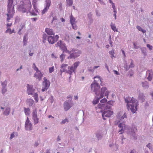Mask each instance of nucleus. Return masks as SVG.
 <instances>
[{
  "label": "nucleus",
  "instance_id": "44",
  "mask_svg": "<svg viewBox=\"0 0 153 153\" xmlns=\"http://www.w3.org/2000/svg\"><path fill=\"white\" fill-rule=\"evenodd\" d=\"M7 91V89L5 87H3L2 88V93L3 94Z\"/></svg>",
  "mask_w": 153,
  "mask_h": 153
},
{
  "label": "nucleus",
  "instance_id": "36",
  "mask_svg": "<svg viewBox=\"0 0 153 153\" xmlns=\"http://www.w3.org/2000/svg\"><path fill=\"white\" fill-rule=\"evenodd\" d=\"M42 38L43 39V42L45 43L46 40L47 36L45 34H44L43 35Z\"/></svg>",
  "mask_w": 153,
  "mask_h": 153
},
{
  "label": "nucleus",
  "instance_id": "41",
  "mask_svg": "<svg viewBox=\"0 0 153 153\" xmlns=\"http://www.w3.org/2000/svg\"><path fill=\"white\" fill-rule=\"evenodd\" d=\"M62 44V41L60 40L57 43L56 45L57 46H59V47H60Z\"/></svg>",
  "mask_w": 153,
  "mask_h": 153
},
{
  "label": "nucleus",
  "instance_id": "39",
  "mask_svg": "<svg viewBox=\"0 0 153 153\" xmlns=\"http://www.w3.org/2000/svg\"><path fill=\"white\" fill-rule=\"evenodd\" d=\"M68 119L67 118H66L65 120H62L61 123L62 124L65 123L66 122L68 123Z\"/></svg>",
  "mask_w": 153,
  "mask_h": 153
},
{
  "label": "nucleus",
  "instance_id": "30",
  "mask_svg": "<svg viewBox=\"0 0 153 153\" xmlns=\"http://www.w3.org/2000/svg\"><path fill=\"white\" fill-rule=\"evenodd\" d=\"M137 28L139 31L142 32L143 33H144L146 32L145 30L142 29V28L139 26H137Z\"/></svg>",
  "mask_w": 153,
  "mask_h": 153
},
{
  "label": "nucleus",
  "instance_id": "56",
  "mask_svg": "<svg viewBox=\"0 0 153 153\" xmlns=\"http://www.w3.org/2000/svg\"><path fill=\"white\" fill-rule=\"evenodd\" d=\"M130 153H137L134 150H132Z\"/></svg>",
  "mask_w": 153,
  "mask_h": 153
},
{
  "label": "nucleus",
  "instance_id": "26",
  "mask_svg": "<svg viewBox=\"0 0 153 153\" xmlns=\"http://www.w3.org/2000/svg\"><path fill=\"white\" fill-rule=\"evenodd\" d=\"M27 102L30 106H31L34 102V101L33 99H29L27 100Z\"/></svg>",
  "mask_w": 153,
  "mask_h": 153
},
{
  "label": "nucleus",
  "instance_id": "60",
  "mask_svg": "<svg viewBox=\"0 0 153 153\" xmlns=\"http://www.w3.org/2000/svg\"><path fill=\"white\" fill-rule=\"evenodd\" d=\"M31 19L34 21H36L37 20V18H31Z\"/></svg>",
  "mask_w": 153,
  "mask_h": 153
},
{
  "label": "nucleus",
  "instance_id": "59",
  "mask_svg": "<svg viewBox=\"0 0 153 153\" xmlns=\"http://www.w3.org/2000/svg\"><path fill=\"white\" fill-rule=\"evenodd\" d=\"M11 25H12L11 23L10 24L8 23L7 24V27H10L11 26Z\"/></svg>",
  "mask_w": 153,
  "mask_h": 153
},
{
  "label": "nucleus",
  "instance_id": "18",
  "mask_svg": "<svg viewBox=\"0 0 153 153\" xmlns=\"http://www.w3.org/2000/svg\"><path fill=\"white\" fill-rule=\"evenodd\" d=\"M71 107L70 104L67 102H65L64 104V109L65 111L68 110Z\"/></svg>",
  "mask_w": 153,
  "mask_h": 153
},
{
  "label": "nucleus",
  "instance_id": "46",
  "mask_svg": "<svg viewBox=\"0 0 153 153\" xmlns=\"http://www.w3.org/2000/svg\"><path fill=\"white\" fill-rule=\"evenodd\" d=\"M107 101V100L105 98H104L100 100L101 103H105Z\"/></svg>",
  "mask_w": 153,
  "mask_h": 153
},
{
  "label": "nucleus",
  "instance_id": "37",
  "mask_svg": "<svg viewBox=\"0 0 153 153\" xmlns=\"http://www.w3.org/2000/svg\"><path fill=\"white\" fill-rule=\"evenodd\" d=\"M48 9H48L46 7H45V8L43 9V10L42 11V14H45L46 12H47L48 11Z\"/></svg>",
  "mask_w": 153,
  "mask_h": 153
},
{
  "label": "nucleus",
  "instance_id": "31",
  "mask_svg": "<svg viewBox=\"0 0 153 153\" xmlns=\"http://www.w3.org/2000/svg\"><path fill=\"white\" fill-rule=\"evenodd\" d=\"M10 109L9 108H7L5 111L4 112V114L5 115H8L10 113Z\"/></svg>",
  "mask_w": 153,
  "mask_h": 153
},
{
  "label": "nucleus",
  "instance_id": "51",
  "mask_svg": "<svg viewBox=\"0 0 153 153\" xmlns=\"http://www.w3.org/2000/svg\"><path fill=\"white\" fill-rule=\"evenodd\" d=\"M29 12L32 15L36 16L37 15V14L35 12H34L33 11L32 12H30V11Z\"/></svg>",
  "mask_w": 153,
  "mask_h": 153
},
{
  "label": "nucleus",
  "instance_id": "54",
  "mask_svg": "<svg viewBox=\"0 0 153 153\" xmlns=\"http://www.w3.org/2000/svg\"><path fill=\"white\" fill-rule=\"evenodd\" d=\"M57 19V17L56 16H54L53 18V20H52V22H53L54 20H56Z\"/></svg>",
  "mask_w": 153,
  "mask_h": 153
},
{
  "label": "nucleus",
  "instance_id": "32",
  "mask_svg": "<svg viewBox=\"0 0 153 153\" xmlns=\"http://www.w3.org/2000/svg\"><path fill=\"white\" fill-rule=\"evenodd\" d=\"M104 104L100 103L98 105L97 107H96V109H97L99 108H102L104 107Z\"/></svg>",
  "mask_w": 153,
  "mask_h": 153
},
{
  "label": "nucleus",
  "instance_id": "6",
  "mask_svg": "<svg viewBox=\"0 0 153 153\" xmlns=\"http://www.w3.org/2000/svg\"><path fill=\"white\" fill-rule=\"evenodd\" d=\"M43 79L44 81L42 82V91L43 92L46 91L48 89L50 84L49 80H48L46 77H44Z\"/></svg>",
  "mask_w": 153,
  "mask_h": 153
},
{
  "label": "nucleus",
  "instance_id": "20",
  "mask_svg": "<svg viewBox=\"0 0 153 153\" xmlns=\"http://www.w3.org/2000/svg\"><path fill=\"white\" fill-rule=\"evenodd\" d=\"M68 66V64H63L61 66V68L62 69L61 70L62 72H65L66 71L65 69Z\"/></svg>",
  "mask_w": 153,
  "mask_h": 153
},
{
  "label": "nucleus",
  "instance_id": "2",
  "mask_svg": "<svg viewBox=\"0 0 153 153\" xmlns=\"http://www.w3.org/2000/svg\"><path fill=\"white\" fill-rule=\"evenodd\" d=\"M23 5H20L18 8V11L24 13H28V11H30L32 5L30 0H23Z\"/></svg>",
  "mask_w": 153,
  "mask_h": 153
},
{
  "label": "nucleus",
  "instance_id": "14",
  "mask_svg": "<svg viewBox=\"0 0 153 153\" xmlns=\"http://www.w3.org/2000/svg\"><path fill=\"white\" fill-rule=\"evenodd\" d=\"M33 86L29 84L27 86V92L28 95H32L35 90L33 88Z\"/></svg>",
  "mask_w": 153,
  "mask_h": 153
},
{
  "label": "nucleus",
  "instance_id": "10",
  "mask_svg": "<svg viewBox=\"0 0 153 153\" xmlns=\"http://www.w3.org/2000/svg\"><path fill=\"white\" fill-rule=\"evenodd\" d=\"M81 52L79 50H75L74 49L70 52V56L71 58H75L79 56Z\"/></svg>",
  "mask_w": 153,
  "mask_h": 153
},
{
  "label": "nucleus",
  "instance_id": "50",
  "mask_svg": "<svg viewBox=\"0 0 153 153\" xmlns=\"http://www.w3.org/2000/svg\"><path fill=\"white\" fill-rule=\"evenodd\" d=\"M72 25L74 29L75 30L77 29V26L76 25H75V24H74V25Z\"/></svg>",
  "mask_w": 153,
  "mask_h": 153
},
{
  "label": "nucleus",
  "instance_id": "57",
  "mask_svg": "<svg viewBox=\"0 0 153 153\" xmlns=\"http://www.w3.org/2000/svg\"><path fill=\"white\" fill-rule=\"evenodd\" d=\"M122 53H123V54L124 55V57H126V56L125 53L124 51L123 50H122Z\"/></svg>",
  "mask_w": 153,
  "mask_h": 153
},
{
  "label": "nucleus",
  "instance_id": "4",
  "mask_svg": "<svg viewBox=\"0 0 153 153\" xmlns=\"http://www.w3.org/2000/svg\"><path fill=\"white\" fill-rule=\"evenodd\" d=\"M107 89L105 87H103L101 88L100 96L96 99L94 100L93 101V104L95 105L97 104L99 102L100 99L103 97L104 94H105V96H107V98H108V96L109 92L108 91H107Z\"/></svg>",
  "mask_w": 153,
  "mask_h": 153
},
{
  "label": "nucleus",
  "instance_id": "35",
  "mask_svg": "<svg viewBox=\"0 0 153 153\" xmlns=\"http://www.w3.org/2000/svg\"><path fill=\"white\" fill-rule=\"evenodd\" d=\"M109 54L111 55V57L112 58H113V57H114V50H112L109 51Z\"/></svg>",
  "mask_w": 153,
  "mask_h": 153
},
{
  "label": "nucleus",
  "instance_id": "15",
  "mask_svg": "<svg viewBox=\"0 0 153 153\" xmlns=\"http://www.w3.org/2000/svg\"><path fill=\"white\" fill-rule=\"evenodd\" d=\"M118 127L120 128H121V129L119 131V132H121L120 133V134L123 133H124V130L126 128L125 125L123 123H120Z\"/></svg>",
  "mask_w": 153,
  "mask_h": 153
},
{
  "label": "nucleus",
  "instance_id": "3",
  "mask_svg": "<svg viewBox=\"0 0 153 153\" xmlns=\"http://www.w3.org/2000/svg\"><path fill=\"white\" fill-rule=\"evenodd\" d=\"M94 83L91 85V88L92 90L95 92L97 95L98 96L97 94L98 92L100 90V86L98 84V82H101L100 77L99 76H96L94 77Z\"/></svg>",
  "mask_w": 153,
  "mask_h": 153
},
{
  "label": "nucleus",
  "instance_id": "45",
  "mask_svg": "<svg viewBox=\"0 0 153 153\" xmlns=\"http://www.w3.org/2000/svg\"><path fill=\"white\" fill-rule=\"evenodd\" d=\"M134 66V65L133 63V61L131 60V63L130 65H129V67L130 68H133Z\"/></svg>",
  "mask_w": 153,
  "mask_h": 153
},
{
  "label": "nucleus",
  "instance_id": "25",
  "mask_svg": "<svg viewBox=\"0 0 153 153\" xmlns=\"http://www.w3.org/2000/svg\"><path fill=\"white\" fill-rule=\"evenodd\" d=\"M51 4V1L50 0H46V6L45 7H46L48 9Z\"/></svg>",
  "mask_w": 153,
  "mask_h": 153
},
{
  "label": "nucleus",
  "instance_id": "58",
  "mask_svg": "<svg viewBox=\"0 0 153 153\" xmlns=\"http://www.w3.org/2000/svg\"><path fill=\"white\" fill-rule=\"evenodd\" d=\"M99 67V66H94L93 68V69L94 70L96 68H97Z\"/></svg>",
  "mask_w": 153,
  "mask_h": 153
},
{
  "label": "nucleus",
  "instance_id": "49",
  "mask_svg": "<svg viewBox=\"0 0 153 153\" xmlns=\"http://www.w3.org/2000/svg\"><path fill=\"white\" fill-rule=\"evenodd\" d=\"M114 102V101H108L107 103L109 105H112Z\"/></svg>",
  "mask_w": 153,
  "mask_h": 153
},
{
  "label": "nucleus",
  "instance_id": "52",
  "mask_svg": "<svg viewBox=\"0 0 153 153\" xmlns=\"http://www.w3.org/2000/svg\"><path fill=\"white\" fill-rule=\"evenodd\" d=\"M133 45H134V48H136V49H137V48H139V47L137 46L136 45V43H133Z\"/></svg>",
  "mask_w": 153,
  "mask_h": 153
},
{
  "label": "nucleus",
  "instance_id": "63",
  "mask_svg": "<svg viewBox=\"0 0 153 153\" xmlns=\"http://www.w3.org/2000/svg\"><path fill=\"white\" fill-rule=\"evenodd\" d=\"M113 10H114L113 12L114 13H116L117 11H116V8L113 9Z\"/></svg>",
  "mask_w": 153,
  "mask_h": 153
},
{
  "label": "nucleus",
  "instance_id": "55",
  "mask_svg": "<svg viewBox=\"0 0 153 153\" xmlns=\"http://www.w3.org/2000/svg\"><path fill=\"white\" fill-rule=\"evenodd\" d=\"M111 4H112V7L113 9L116 8L115 7V6L114 5V3H113Z\"/></svg>",
  "mask_w": 153,
  "mask_h": 153
},
{
  "label": "nucleus",
  "instance_id": "64",
  "mask_svg": "<svg viewBox=\"0 0 153 153\" xmlns=\"http://www.w3.org/2000/svg\"><path fill=\"white\" fill-rule=\"evenodd\" d=\"M61 19L62 22H64L65 21V19L63 18H61Z\"/></svg>",
  "mask_w": 153,
  "mask_h": 153
},
{
  "label": "nucleus",
  "instance_id": "17",
  "mask_svg": "<svg viewBox=\"0 0 153 153\" xmlns=\"http://www.w3.org/2000/svg\"><path fill=\"white\" fill-rule=\"evenodd\" d=\"M68 70L67 71L68 73L71 75L73 72H75L76 69L73 66H69L68 67Z\"/></svg>",
  "mask_w": 153,
  "mask_h": 153
},
{
  "label": "nucleus",
  "instance_id": "21",
  "mask_svg": "<svg viewBox=\"0 0 153 153\" xmlns=\"http://www.w3.org/2000/svg\"><path fill=\"white\" fill-rule=\"evenodd\" d=\"M24 110L25 115L29 116L30 114V109L29 108H24Z\"/></svg>",
  "mask_w": 153,
  "mask_h": 153
},
{
  "label": "nucleus",
  "instance_id": "53",
  "mask_svg": "<svg viewBox=\"0 0 153 153\" xmlns=\"http://www.w3.org/2000/svg\"><path fill=\"white\" fill-rule=\"evenodd\" d=\"M126 117V113H124L123 115L122 116V118L124 119Z\"/></svg>",
  "mask_w": 153,
  "mask_h": 153
},
{
  "label": "nucleus",
  "instance_id": "62",
  "mask_svg": "<svg viewBox=\"0 0 153 153\" xmlns=\"http://www.w3.org/2000/svg\"><path fill=\"white\" fill-rule=\"evenodd\" d=\"M14 134H11V136L10 137V139H11L12 138H13L14 137Z\"/></svg>",
  "mask_w": 153,
  "mask_h": 153
},
{
  "label": "nucleus",
  "instance_id": "38",
  "mask_svg": "<svg viewBox=\"0 0 153 153\" xmlns=\"http://www.w3.org/2000/svg\"><path fill=\"white\" fill-rule=\"evenodd\" d=\"M13 30L12 31L10 28L8 29L6 31V33H9L10 34H11L13 33Z\"/></svg>",
  "mask_w": 153,
  "mask_h": 153
},
{
  "label": "nucleus",
  "instance_id": "13",
  "mask_svg": "<svg viewBox=\"0 0 153 153\" xmlns=\"http://www.w3.org/2000/svg\"><path fill=\"white\" fill-rule=\"evenodd\" d=\"M146 74L148 75L147 79L149 81H151L153 77V71L152 70H148L146 71Z\"/></svg>",
  "mask_w": 153,
  "mask_h": 153
},
{
  "label": "nucleus",
  "instance_id": "5",
  "mask_svg": "<svg viewBox=\"0 0 153 153\" xmlns=\"http://www.w3.org/2000/svg\"><path fill=\"white\" fill-rule=\"evenodd\" d=\"M7 13L6 14L7 16V21L9 22V20L12 18L14 15L15 11L14 8H7Z\"/></svg>",
  "mask_w": 153,
  "mask_h": 153
},
{
  "label": "nucleus",
  "instance_id": "61",
  "mask_svg": "<svg viewBox=\"0 0 153 153\" xmlns=\"http://www.w3.org/2000/svg\"><path fill=\"white\" fill-rule=\"evenodd\" d=\"M74 98L75 100H77V99L78 98V97L77 96H75L74 97Z\"/></svg>",
  "mask_w": 153,
  "mask_h": 153
},
{
  "label": "nucleus",
  "instance_id": "34",
  "mask_svg": "<svg viewBox=\"0 0 153 153\" xmlns=\"http://www.w3.org/2000/svg\"><path fill=\"white\" fill-rule=\"evenodd\" d=\"M79 64V62H76L74 63L73 65L74 66L73 67L76 69Z\"/></svg>",
  "mask_w": 153,
  "mask_h": 153
},
{
  "label": "nucleus",
  "instance_id": "40",
  "mask_svg": "<svg viewBox=\"0 0 153 153\" xmlns=\"http://www.w3.org/2000/svg\"><path fill=\"white\" fill-rule=\"evenodd\" d=\"M65 56L64 54H62L60 56V58L61 61L62 62H63L64 59L65 58Z\"/></svg>",
  "mask_w": 153,
  "mask_h": 153
},
{
  "label": "nucleus",
  "instance_id": "19",
  "mask_svg": "<svg viewBox=\"0 0 153 153\" xmlns=\"http://www.w3.org/2000/svg\"><path fill=\"white\" fill-rule=\"evenodd\" d=\"M13 0H8L7 8H14L13 5Z\"/></svg>",
  "mask_w": 153,
  "mask_h": 153
},
{
  "label": "nucleus",
  "instance_id": "48",
  "mask_svg": "<svg viewBox=\"0 0 153 153\" xmlns=\"http://www.w3.org/2000/svg\"><path fill=\"white\" fill-rule=\"evenodd\" d=\"M146 146L149 148V149H152V145H151V144L150 143H149Z\"/></svg>",
  "mask_w": 153,
  "mask_h": 153
},
{
  "label": "nucleus",
  "instance_id": "23",
  "mask_svg": "<svg viewBox=\"0 0 153 153\" xmlns=\"http://www.w3.org/2000/svg\"><path fill=\"white\" fill-rule=\"evenodd\" d=\"M142 86L145 88H147L149 87V83L147 81L142 82Z\"/></svg>",
  "mask_w": 153,
  "mask_h": 153
},
{
  "label": "nucleus",
  "instance_id": "47",
  "mask_svg": "<svg viewBox=\"0 0 153 153\" xmlns=\"http://www.w3.org/2000/svg\"><path fill=\"white\" fill-rule=\"evenodd\" d=\"M24 44V45H25L27 43V41L26 40V38L25 36H24V39L23 40Z\"/></svg>",
  "mask_w": 153,
  "mask_h": 153
},
{
  "label": "nucleus",
  "instance_id": "33",
  "mask_svg": "<svg viewBox=\"0 0 153 153\" xmlns=\"http://www.w3.org/2000/svg\"><path fill=\"white\" fill-rule=\"evenodd\" d=\"M67 4L70 6H71L73 4V0H66Z\"/></svg>",
  "mask_w": 153,
  "mask_h": 153
},
{
  "label": "nucleus",
  "instance_id": "16",
  "mask_svg": "<svg viewBox=\"0 0 153 153\" xmlns=\"http://www.w3.org/2000/svg\"><path fill=\"white\" fill-rule=\"evenodd\" d=\"M45 32L47 33V34L49 35H54L55 34V33L53 30L52 29L49 28H46L45 29Z\"/></svg>",
  "mask_w": 153,
  "mask_h": 153
},
{
  "label": "nucleus",
  "instance_id": "43",
  "mask_svg": "<svg viewBox=\"0 0 153 153\" xmlns=\"http://www.w3.org/2000/svg\"><path fill=\"white\" fill-rule=\"evenodd\" d=\"M147 48H148L150 50H151L152 49V46L151 45H150L149 44H147Z\"/></svg>",
  "mask_w": 153,
  "mask_h": 153
},
{
  "label": "nucleus",
  "instance_id": "24",
  "mask_svg": "<svg viewBox=\"0 0 153 153\" xmlns=\"http://www.w3.org/2000/svg\"><path fill=\"white\" fill-rule=\"evenodd\" d=\"M60 47L61 49L63 51V52L68 51L66 47L64 44H62Z\"/></svg>",
  "mask_w": 153,
  "mask_h": 153
},
{
  "label": "nucleus",
  "instance_id": "42",
  "mask_svg": "<svg viewBox=\"0 0 153 153\" xmlns=\"http://www.w3.org/2000/svg\"><path fill=\"white\" fill-rule=\"evenodd\" d=\"M54 71V67L53 66L50 68H49V71L50 73H52Z\"/></svg>",
  "mask_w": 153,
  "mask_h": 153
},
{
  "label": "nucleus",
  "instance_id": "7",
  "mask_svg": "<svg viewBox=\"0 0 153 153\" xmlns=\"http://www.w3.org/2000/svg\"><path fill=\"white\" fill-rule=\"evenodd\" d=\"M25 128L26 130L27 131H30L32 130L33 128L32 124L28 117L26 118L25 123Z\"/></svg>",
  "mask_w": 153,
  "mask_h": 153
},
{
  "label": "nucleus",
  "instance_id": "12",
  "mask_svg": "<svg viewBox=\"0 0 153 153\" xmlns=\"http://www.w3.org/2000/svg\"><path fill=\"white\" fill-rule=\"evenodd\" d=\"M34 69L36 71V72L34 74V76L39 79V81L40 80L42 77L43 75L41 74L39 70L36 67L34 68Z\"/></svg>",
  "mask_w": 153,
  "mask_h": 153
},
{
  "label": "nucleus",
  "instance_id": "9",
  "mask_svg": "<svg viewBox=\"0 0 153 153\" xmlns=\"http://www.w3.org/2000/svg\"><path fill=\"white\" fill-rule=\"evenodd\" d=\"M59 38L58 35H56L55 36H50L48 38V40L49 43L53 44L57 41Z\"/></svg>",
  "mask_w": 153,
  "mask_h": 153
},
{
  "label": "nucleus",
  "instance_id": "1",
  "mask_svg": "<svg viewBox=\"0 0 153 153\" xmlns=\"http://www.w3.org/2000/svg\"><path fill=\"white\" fill-rule=\"evenodd\" d=\"M125 101L127 104V108L128 110H130L133 113H135L137 110V107L138 105V102L135 100L133 97H126L125 99Z\"/></svg>",
  "mask_w": 153,
  "mask_h": 153
},
{
  "label": "nucleus",
  "instance_id": "8",
  "mask_svg": "<svg viewBox=\"0 0 153 153\" xmlns=\"http://www.w3.org/2000/svg\"><path fill=\"white\" fill-rule=\"evenodd\" d=\"M113 114V112L112 111L108 109H105L102 112V118L104 120H105V117H109Z\"/></svg>",
  "mask_w": 153,
  "mask_h": 153
},
{
  "label": "nucleus",
  "instance_id": "27",
  "mask_svg": "<svg viewBox=\"0 0 153 153\" xmlns=\"http://www.w3.org/2000/svg\"><path fill=\"white\" fill-rule=\"evenodd\" d=\"M32 4L33 5V7L36 12V13L38 12V10L36 5V3L35 2H33Z\"/></svg>",
  "mask_w": 153,
  "mask_h": 153
},
{
  "label": "nucleus",
  "instance_id": "29",
  "mask_svg": "<svg viewBox=\"0 0 153 153\" xmlns=\"http://www.w3.org/2000/svg\"><path fill=\"white\" fill-rule=\"evenodd\" d=\"M111 27L112 29L114 31H117V29L115 25L111 23Z\"/></svg>",
  "mask_w": 153,
  "mask_h": 153
},
{
  "label": "nucleus",
  "instance_id": "11",
  "mask_svg": "<svg viewBox=\"0 0 153 153\" xmlns=\"http://www.w3.org/2000/svg\"><path fill=\"white\" fill-rule=\"evenodd\" d=\"M32 119L33 120L34 124H36L39 123V118L37 117V112L36 109L33 110L32 112Z\"/></svg>",
  "mask_w": 153,
  "mask_h": 153
},
{
  "label": "nucleus",
  "instance_id": "28",
  "mask_svg": "<svg viewBox=\"0 0 153 153\" xmlns=\"http://www.w3.org/2000/svg\"><path fill=\"white\" fill-rule=\"evenodd\" d=\"M34 98V99L36 101V102H38V94L37 93H34L33 94V96Z\"/></svg>",
  "mask_w": 153,
  "mask_h": 153
},
{
  "label": "nucleus",
  "instance_id": "22",
  "mask_svg": "<svg viewBox=\"0 0 153 153\" xmlns=\"http://www.w3.org/2000/svg\"><path fill=\"white\" fill-rule=\"evenodd\" d=\"M70 22L71 25H74L76 23L75 19L72 16H70Z\"/></svg>",
  "mask_w": 153,
  "mask_h": 153
}]
</instances>
